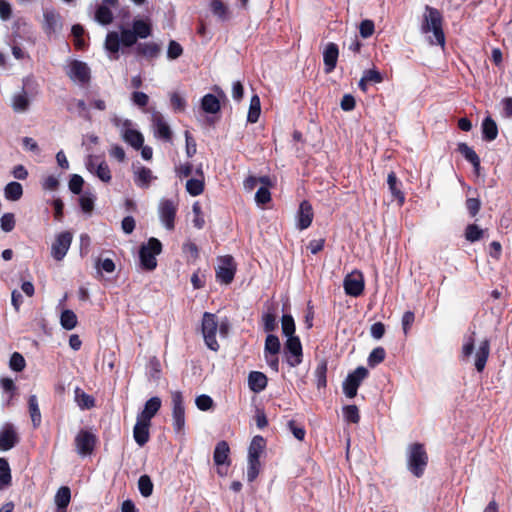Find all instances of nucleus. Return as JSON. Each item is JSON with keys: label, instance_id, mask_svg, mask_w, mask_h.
Returning <instances> with one entry per match:
<instances>
[{"label": "nucleus", "instance_id": "1", "mask_svg": "<svg viewBox=\"0 0 512 512\" xmlns=\"http://www.w3.org/2000/svg\"><path fill=\"white\" fill-rule=\"evenodd\" d=\"M442 25L443 21L441 13L433 7L426 6L421 23V32L423 34L432 33L433 36L428 37L430 44L444 47L445 35Z\"/></svg>", "mask_w": 512, "mask_h": 512}, {"label": "nucleus", "instance_id": "2", "mask_svg": "<svg viewBox=\"0 0 512 512\" xmlns=\"http://www.w3.org/2000/svg\"><path fill=\"white\" fill-rule=\"evenodd\" d=\"M137 36L133 29L121 27L120 34L116 31H111L107 34L105 39V49L111 54L110 59H118V52L120 45L124 47H131L137 42Z\"/></svg>", "mask_w": 512, "mask_h": 512}, {"label": "nucleus", "instance_id": "3", "mask_svg": "<svg viewBox=\"0 0 512 512\" xmlns=\"http://www.w3.org/2000/svg\"><path fill=\"white\" fill-rule=\"evenodd\" d=\"M428 454L421 443L410 444L407 448L408 470L417 478L423 476L428 464Z\"/></svg>", "mask_w": 512, "mask_h": 512}, {"label": "nucleus", "instance_id": "4", "mask_svg": "<svg viewBox=\"0 0 512 512\" xmlns=\"http://www.w3.org/2000/svg\"><path fill=\"white\" fill-rule=\"evenodd\" d=\"M112 123L120 130L121 136L125 142L135 149H140L144 143L143 135L133 128V124L128 119H121L118 116L112 118Z\"/></svg>", "mask_w": 512, "mask_h": 512}, {"label": "nucleus", "instance_id": "5", "mask_svg": "<svg viewBox=\"0 0 512 512\" xmlns=\"http://www.w3.org/2000/svg\"><path fill=\"white\" fill-rule=\"evenodd\" d=\"M173 429L176 434L185 435V408L183 395L180 391L171 393Z\"/></svg>", "mask_w": 512, "mask_h": 512}, {"label": "nucleus", "instance_id": "6", "mask_svg": "<svg viewBox=\"0 0 512 512\" xmlns=\"http://www.w3.org/2000/svg\"><path fill=\"white\" fill-rule=\"evenodd\" d=\"M218 321L215 314L205 312L202 319V334L205 344L212 351H218L219 344L216 340Z\"/></svg>", "mask_w": 512, "mask_h": 512}, {"label": "nucleus", "instance_id": "7", "mask_svg": "<svg viewBox=\"0 0 512 512\" xmlns=\"http://www.w3.org/2000/svg\"><path fill=\"white\" fill-rule=\"evenodd\" d=\"M368 376V370L364 366L357 367L349 373L343 381V392L346 397L352 399L357 395V390L362 381Z\"/></svg>", "mask_w": 512, "mask_h": 512}, {"label": "nucleus", "instance_id": "8", "mask_svg": "<svg viewBox=\"0 0 512 512\" xmlns=\"http://www.w3.org/2000/svg\"><path fill=\"white\" fill-rule=\"evenodd\" d=\"M76 452L84 457L91 455L97 443V436L87 429H81L74 439Z\"/></svg>", "mask_w": 512, "mask_h": 512}, {"label": "nucleus", "instance_id": "9", "mask_svg": "<svg viewBox=\"0 0 512 512\" xmlns=\"http://www.w3.org/2000/svg\"><path fill=\"white\" fill-rule=\"evenodd\" d=\"M87 170L97 176L102 182L109 183L112 179L110 168L105 160L90 155L85 162Z\"/></svg>", "mask_w": 512, "mask_h": 512}, {"label": "nucleus", "instance_id": "10", "mask_svg": "<svg viewBox=\"0 0 512 512\" xmlns=\"http://www.w3.org/2000/svg\"><path fill=\"white\" fill-rule=\"evenodd\" d=\"M236 270L237 264L234 258H219L215 268L217 281L225 285L230 284L234 279Z\"/></svg>", "mask_w": 512, "mask_h": 512}, {"label": "nucleus", "instance_id": "11", "mask_svg": "<svg viewBox=\"0 0 512 512\" xmlns=\"http://www.w3.org/2000/svg\"><path fill=\"white\" fill-rule=\"evenodd\" d=\"M177 212V203L170 199H162L158 205V214L166 229H174V220Z\"/></svg>", "mask_w": 512, "mask_h": 512}, {"label": "nucleus", "instance_id": "12", "mask_svg": "<svg viewBox=\"0 0 512 512\" xmlns=\"http://www.w3.org/2000/svg\"><path fill=\"white\" fill-rule=\"evenodd\" d=\"M285 356L290 367H296L302 362V345L299 337H290L285 343Z\"/></svg>", "mask_w": 512, "mask_h": 512}, {"label": "nucleus", "instance_id": "13", "mask_svg": "<svg viewBox=\"0 0 512 512\" xmlns=\"http://www.w3.org/2000/svg\"><path fill=\"white\" fill-rule=\"evenodd\" d=\"M345 293L352 297L360 296L364 291V277L360 271H352L343 282Z\"/></svg>", "mask_w": 512, "mask_h": 512}, {"label": "nucleus", "instance_id": "14", "mask_svg": "<svg viewBox=\"0 0 512 512\" xmlns=\"http://www.w3.org/2000/svg\"><path fill=\"white\" fill-rule=\"evenodd\" d=\"M42 28L49 36L59 33L62 29L60 14L54 9H45L43 12Z\"/></svg>", "mask_w": 512, "mask_h": 512}, {"label": "nucleus", "instance_id": "15", "mask_svg": "<svg viewBox=\"0 0 512 512\" xmlns=\"http://www.w3.org/2000/svg\"><path fill=\"white\" fill-rule=\"evenodd\" d=\"M20 441L19 435L11 423H5L0 430V450L8 451L14 448Z\"/></svg>", "mask_w": 512, "mask_h": 512}, {"label": "nucleus", "instance_id": "16", "mask_svg": "<svg viewBox=\"0 0 512 512\" xmlns=\"http://www.w3.org/2000/svg\"><path fill=\"white\" fill-rule=\"evenodd\" d=\"M68 76L74 82L86 83L90 78V70L86 63L81 61H73L70 63Z\"/></svg>", "mask_w": 512, "mask_h": 512}, {"label": "nucleus", "instance_id": "17", "mask_svg": "<svg viewBox=\"0 0 512 512\" xmlns=\"http://www.w3.org/2000/svg\"><path fill=\"white\" fill-rule=\"evenodd\" d=\"M490 355V340L484 339L480 342L475 353L474 366L478 372L485 369L488 357Z\"/></svg>", "mask_w": 512, "mask_h": 512}, {"label": "nucleus", "instance_id": "18", "mask_svg": "<svg viewBox=\"0 0 512 512\" xmlns=\"http://www.w3.org/2000/svg\"><path fill=\"white\" fill-rule=\"evenodd\" d=\"M161 399L157 396L151 397L146 401L144 409L137 415V419L150 423L151 419L157 414L161 408Z\"/></svg>", "mask_w": 512, "mask_h": 512}, {"label": "nucleus", "instance_id": "19", "mask_svg": "<svg viewBox=\"0 0 512 512\" xmlns=\"http://www.w3.org/2000/svg\"><path fill=\"white\" fill-rule=\"evenodd\" d=\"M72 235L69 232H63L59 234L52 244V253L53 256H65L68 252V249L71 245Z\"/></svg>", "mask_w": 512, "mask_h": 512}, {"label": "nucleus", "instance_id": "20", "mask_svg": "<svg viewBox=\"0 0 512 512\" xmlns=\"http://www.w3.org/2000/svg\"><path fill=\"white\" fill-rule=\"evenodd\" d=\"M338 55L339 50L337 45L334 43L327 44L323 52V61L326 73H330L334 70L337 63Z\"/></svg>", "mask_w": 512, "mask_h": 512}, {"label": "nucleus", "instance_id": "21", "mask_svg": "<svg viewBox=\"0 0 512 512\" xmlns=\"http://www.w3.org/2000/svg\"><path fill=\"white\" fill-rule=\"evenodd\" d=\"M149 427L150 423L137 419L133 428V437L139 446H144L149 441Z\"/></svg>", "mask_w": 512, "mask_h": 512}, {"label": "nucleus", "instance_id": "22", "mask_svg": "<svg viewBox=\"0 0 512 512\" xmlns=\"http://www.w3.org/2000/svg\"><path fill=\"white\" fill-rule=\"evenodd\" d=\"M153 127L155 135L159 138L169 141L171 139V130L159 113L153 114Z\"/></svg>", "mask_w": 512, "mask_h": 512}, {"label": "nucleus", "instance_id": "23", "mask_svg": "<svg viewBox=\"0 0 512 512\" xmlns=\"http://www.w3.org/2000/svg\"><path fill=\"white\" fill-rule=\"evenodd\" d=\"M268 383L266 375L262 372L252 371L248 376V385L251 391L260 393L263 391Z\"/></svg>", "mask_w": 512, "mask_h": 512}, {"label": "nucleus", "instance_id": "24", "mask_svg": "<svg viewBox=\"0 0 512 512\" xmlns=\"http://www.w3.org/2000/svg\"><path fill=\"white\" fill-rule=\"evenodd\" d=\"M312 219H313L312 206L307 201H303L300 204L299 211H298V227L300 229L308 228L312 223Z\"/></svg>", "mask_w": 512, "mask_h": 512}, {"label": "nucleus", "instance_id": "25", "mask_svg": "<svg viewBox=\"0 0 512 512\" xmlns=\"http://www.w3.org/2000/svg\"><path fill=\"white\" fill-rule=\"evenodd\" d=\"M230 448L226 441H219L214 449L213 460L217 466L229 464Z\"/></svg>", "mask_w": 512, "mask_h": 512}, {"label": "nucleus", "instance_id": "26", "mask_svg": "<svg viewBox=\"0 0 512 512\" xmlns=\"http://www.w3.org/2000/svg\"><path fill=\"white\" fill-rule=\"evenodd\" d=\"M196 172L199 175V177L189 179L186 183V190L192 196H198L204 190V175H203L202 168L199 167L196 170Z\"/></svg>", "mask_w": 512, "mask_h": 512}, {"label": "nucleus", "instance_id": "27", "mask_svg": "<svg viewBox=\"0 0 512 512\" xmlns=\"http://www.w3.org/2000/svg\"><path fill=\"white\" fill-rule=\"evenodd\" d=\"M387 184L389 186V190L394 199L398 201V204L402 206L405 201L404 193L400 189V184L398 182L397 176L394 172H390L387 176Z\"/></svg>", "mask_w": 512, "mask_h": 512}, {"label": "nucleus", "instance_id": "28", "mask_svg": "<svg viewBox=\"0 0 512 512\" xmlns=\"http://www.w3.org/2000/svg\"><path fill=\"white\" fill-rule=\"evenodd\" d=\"M75 401L80 409L87 410L95 406L94 398L85 393L81 388L76 387L74 390Z\"/></svg>", "mask_w": 512, "mask_h": 512}, {"label": "nucleus", "instance_id": "29", "mask_svg": "<svg viewBox=\"0 0 512 512\" xmlns=\"http://www.w3.org/2000/svg\"><path fill=\"white\" fill-rule=\"evenodd\" d=\"M28 408L31 417V421L34 428H38L42 421L41 412L38 405V399L36 395H31L28 399Z\"/></svg>", "mask_w": 512, "mask_h": 512}, {"label": "nucleus", "instance_id": "30", "mask_svg": "<svg viewBox=\"0 0 512 512\" xmlns=\"http://www.w3.org/2000/svg\"><path fill=\"white\" fill-rule=\"evenodd\" d=\"M162 251V244L156 238H150L145 245H142L139 256H156Z\"/></svg>", "mask_w": 512, "mask_h": 512}, {"label": "nucleus", "instance_id": "31", "mask_svg": "<svg viewBox=\"0 0 512 512\" xmlns=\"http://www.w3.org/2000/svg\"><path fill=\"white\" fill-rule=\"evenodd\" d=\"M23 195V187L19 182H10L4 188V196L7 200L17 201Z\"/></svg>", "mask_w": 512, "mask_h": 512}, {"label": "nucleus", "instance_id": "32", "mask_svg": "<svg viewBox=\"0 0 512 512\" xmlns=\"http://www.w3.org/2000/svg\"><path fill=\"white\" fill-rule=\"evenodd\" d=\"M264 448V438L260 435L254 436L248 449V458L260 459V455Z\"/></svg>", "mask_w": 512, "mask_h": 512}, {"label": "nucleus", "instance_id": "33", "mask_svg": "<svg viewBox=\"0 0 512 512\" xmlns=\"http://www.w3.org/2000/svg\"><path fill=\"white\" fill-rule=\"evenodd\" d=\"M152 171L146 167H140L135 171V183L143 188H147L153 180Z\"/></svg>", "mask_w": 512, "mask_h": 512}, {"label": "nucleus", "instance_id": "34", "mask_svg": "<svg viewBox=\"0 0 512 512\" xmlns=\"http://www.w3.org/2000/svg\"><path fill=\"white\" fill-rule=\"evenodd\" d=\"M210 9L213 15L222 21L229 18V9L222 0H211Z\"/></svg>", "mask_w": 512, "mask_h": 512}, {"label": "nucleus", "instance_id": "35", "mask_svg": "<svg viewBox=\"0 0 512 512\" xmlns=\"http://www.w3.org/2000/svg\"><path fill=\"white\" fill-rule=\"evenodd\" d=\"M94 269L97 277L103 276V273H113L115 270V263L111 258H105L103 261L101 258H97Z\"/></svg>", "mask_w": 512, "mask_h": 512}, {"label": "nucleus", "instance_id": "36", "mask_svg": "<svg viewBox=\"0 0 512 512\" xmlns=\"http://www.w3.org/2000/svg\"><path fill=\"white\" fill-rule=\"evenodd\" d=\"M202 109L206 113H217L220 110V102L216 96L212 94H206L201 101Z\"/></svg>", "mask_w": 512, "mask_h": 512}, {"label": "nucleus", "instance_id": "37", "mask_svg": "<svg viewBox=\"0 0 512 512\" xmlns=\"http://www.w3.org/2000/svg\"><path fill=\"white\" fill-rule=\"evenodd\" d=\"M136 51L138 54H141L148 58L157 57L160 52V47L156 43H140L136 47Z\"/></svg>", "mask_w": 512, "mask_h": 512}, {"label": "nucleus", "instance_id": "38", "mask_svg": "<svg viewBox=\"0 0 512 512\" xmlns=\"http://www.w3.org/2000/svg\"><path fill=\"white\" fill-rule=\"evenodd\" d=\"M77 323V316L72 310L65 309L62 311L60 316V324L65 330L74 329Z\"/></svg>", "mask_w": 512, "mask_h": 512}, {"label": "nucleus", "instance_id": "39", "mask_svg": "<svg viewBox=\"0 0 512 512\" xmlns=\"http://www.w3.org/2000/svg\"><path fill=\"white\" fill-rule=\"evenodd\" d=\"M30 101L25 92L15 94L12 98V108L15 112H25L28 110Z\"/></svg>", "mask_w": 512, "mask_h": 512}, {"label": "nucleus", "instance_id": "40", "mask_svg": "<svg viewBox=\"0 0 512 512\" xmlns=\"http://www.w3.org/2000/svg\"><path fill=\"white\" fill-rule=\"evenodd\" d=\"M11 469L5 458H0V489L11 484Z\"/></svg>", "mask_w": 512, "mask_h": 512}, {"label": "nucleus", "instance_id": "41", "mask_svg": "<svg viewBox=\"0 0 512 512\" xmlns=\"http://www.w3.org/2000/svg\"><path fill=\"white\" fill-rule=\"evenodd\" d=\"M261 113V104L260 99L257 95H254L250 100L249 111L247 115V120L250 123H256L259 119Z\"/></svg>", "mask_w": 512, "mask_h": 512}, {"label": "nucleus", "instance_id": "42", "mask_svg": "<svg viewBox=\"0 0 512 512\" xmlns=\"http://www.w3.org/2000/svg\"><path fill=\"white\" fill-rule=\"evenodd\" d=\"M482 131L486 140L492 141L498 135V128L493 119L490 117L486 118L482 124Z\"/></svg>", "mask_w": 512, "mask_h": 512}, {"label": "nucleus", "instance_id": "43", "mask_svg": "<svg viewBox=\"0 0 512 512\" xmlns=\"http://www.w3.org/2000/svg\"><path fill=\"white\" fill-rule=\"evenodd\" d=\"M71 499V491L69 487H60L55 495V503L59 509L66 508Z\"/></svg>", "mask_w": 512, "mask_h": 512}, {"label": "nucleus", "instance_id": "44", "mask_svg": "<svg viewBox=\"0 0 512 512\" xmlns=\"http://www.w3.org/2000/svg\"><path fill=\"white\" fill-rule=\"evenodd\" d=\"M315 378H316V384L317 387L325 388L327 386V362L325 360H322L318 363L316 369H315Z\"/></svg>", "mask_w": 512, "mask_h": 512}, {"label": "nucleus", "instance_id": "45", "mask_svg": "<svg viewBox=\"0 0 512 512\" xmlns=\"http://www.w3.org/2000/svg\"><path fill=\"white\" fill-rule=\"evenodd\" d=\"M132 29L135 32L137 38L145 39L151 34V26L144 20H134Z\"/></svg>", "mask_w": 512, "mask_h": 512}, {"label": "nucleus", "instance_id": "46", "mask_svg": "<svg viewBox=\"0 0 512 512\" xmlns=\"http://www.w3.org/2000/svg\"><path fill=\"white\" fill-rule=\"evenodd\" d=\"M281 344L279 338L274 334H268L264 345V354H279Z\"/></svg>", "mask_w": 512, "mask_h": 512}, {"label": "nucleus", "instance_id": "47", "mask_svg": "<svg viewBox=\"0 0 512 512\" xmlns=\"http://www.w3.org/2000/svg\"><path fill=\"white\" fill-rule=\"evenodd\" d=\"M460 153L469 161L472 163L475 169H478L480 166V159L478 155L475 153V151L469 147L466 143L459 144L458 147Z\"/></svg>", "mask_w": 512, "mask_h": 512}, {"label": "nucleus", "instance_id": "48", "mask_svg": "<svg viewBox=\"0 0 512 512\" xmlns=\"http://www.w3.org/2000/svg\"><path fill=\"white\" fill-rule=\"evenodd\" d=\"M95 20L102 25H108L113 21V14L108 7L101 5L96 10Z\"/></svg>", "mask_w": 512, "mask_h": 512}, {"label": "nucleus", "instance_id": "49", "mask_svg": "<svg viewBox=\"0 0 512 512\" xmlns=\"http://www.w3.org/2000/svg\"><path fill=\"white\" fill-rule=\"evenodd\" d=\"M282 333L288 338L295 337V322L291 315L284 314L281 319Z\"/></svg>", "mask_w": 512, "mask_h": 512}, {"label": "nucleus", "instance_id": "50", "mask_svg": "<svg viewBox=\"0 0 512 512\" xmlns=\"http://www.w3.org/2000/svg\"><path fill=\"white\" fill-rule=\"evenodd\" d=\"M138 489L142 496L149 497L153 492V483L148 475L140 476Z\"/></svg>", "mask_w": 512, "mask_h": 512}, {"label": "nucleus", "instance_id": "51", "mask_svg": "<svg viewBox=\"0 0 512 512\" xmlns=\"http://www.w3.org/2000/svg\"><path fill=\"white\" fill-rule=\"evenodd\" d=\"M386 356L385 349L383 347H376L374 348L368 357V365L370 367H375L381 362L384 361Z\"/></svg>", "mask_w": 512, "mask_h": 512}, {"label": "nucleus", "instance_id": "52", "mask_svg": "<svg viewBox=\"0 0 512 512\" xmlns=\"http://www.w3.org/2000/svg\"><path fill=\"white\" fill-rule=\"evenodd\" d=\"M263 329L265 332L271 334L278 327L276 315L273 312H266L262 316Z\"/></svg>", "mask_w": 512, "mask_h": 512}, {"label": "nucleus", "instance_id": "53", "mask_svg": "<svg viewBox=\"0 0 512 512\" xmlns=\"http://www.w3.org/2000/svg\"><path fill=\"white\" fill-rule=\"evenodd\" d=\"M485 233V230L481 229L476 224H470L465 230V237L468 241L474 242L480 240Z\"/></svg>", "mask_w": 512, "mask_h": 512}, {"label": "nucleus", "instance_id": "54", "mask_svg": "<svg viewBox=\"0 0 512 512\" xmlns=\"http://www.w3.org/2000/svg\"><path fill=\"white\" fill-rule=\"evenodd\" d=\"M475 347L474 333L465 337L462 346L461 356L464 361H467L473 354Z\"/></svg>", "mask_w": 512, "mask_h": 512}, {"label": "nucleus", "instance_id": "55", "mask_svg": "<svg viewBox=\"0 0 512 512\" xmlns=\"http://www.w3.org/2000/svg\"><path fill=\"white\" fill-rule=\"evenodd\" d=\"M0 386L3 390V392L9 394V397L7 400V405H9L11 399L14 397V395L16 393V390H17L16 385L11 378L2 377V378H0Z\"/></svg>", "mask_w": 512, "mask_h": 512}, {"label": "nucleus", "instance_id": "56", "mask_svg": "<svg viewBox=\"0 0 512 512\" xmlns=\"http://www.w3.org/2000/svg\"><path fill=\"white\" fill-rule=\"evenodd\" d=\"M287 428L297 440L303 441L305 439V428L295 420H289L287 422Z\"/></svg>", "mask_w": 512, "mask_h": 512}, {"label": "nucleus", "instance_id": "57", "mask_svg": "<svg viewBox=\"0 0 512 512\" xmlns=\"http://www.w3.org/2000/svg\"><path fill=\"white\" fill-rule=\"evenodd\" d=\"M343 416L346 421L358 423L360 420L359 410L356 405H347L343 408Z\"/></svg>", "mask_w": 512, "mask_h": 512}, {"label": "nucleus", "instance_id": "58", "mask_svg": "<svg viewBox=\"0 0 512 512\" xmlns=\"http://www.w3.org/2000/svg\"><path fill=\"white\" fill-rule=\"evenodd\" d=\"M260 470V460L254 458H248V467H247V480L249 482H253Z\"/></svg>", "mask_w": 512, "mask_h": 512}, {"label": "nucleus", "instance_id": "59", "mask_svg": "<svg viewBox=\"0 0 512 512\" xmlns=\"http://www.w3.org/2000/svg\"><path fill=\"white\" fill-rule=\"evenodd\" d=\"M9 365L12 370L16 372H21L22 370H24L26 362L24 357L20 353L14 352L10 357Z\"/></svg>", "mask_w": 512, "mask_h": 512}, {"label": "nucleus", "instance_id": "60", "mask_svg": "<svg viewBox=\"0 0 512 512\" xmlns=\"http://www.w3.org/2000/svg\"><path fill=\"white\" fill-rule=\"evenodd\" d=\"M195 404L201 411H207L213 407V399L206 394H202L196 397Z\"/></svg>", "mask_w": 512, "mask_h": 512}, {"label": "nucleus", "instance_id": "61", "mask_svg": "<svg viewBox=\"0 0 512 512\" xmlns=\"http://www.w3.org/2000/svg\"><path fill=\"white\" fill-rule=\"evenodd\" d=\"M0 226L4 232H10L15 227V216L13 213H5L0 219Z\"/></svg>", "mask_w": 512, "mask_h": 512}, {"label": "nucleus", "instance_id": "62", "mask_svg": "<svg viewBox=\"0 0 512 512\" xmlns=\"http://www.w3.org/2000/svg\"><path fill=\"white\" fill-rule=\"evenodd\" d=\"M183 53V49H182V46L172 40L169 42V45H168V50H167V57L171 60H174V59H177L178 57H180Z\"/></svg>", "mask_w": 512, "mask_h": 512}, {"label": "nucleus", "instance_id": "63", "mask_svg": "<svg viewBox=\"0 0 512 512\" xmlns=\"http://www.w3.org/2000/svg\"><path fill=\"white\" fill-rule=\"evenodd\" d=\"M84 180L83 178L78 174H73L69 181V189L74 194H80L82 190Z\"/></svg>", "mask_w": 512, "mask_h": 512}, {"label": "nucleus", "instance_id": "64", "mask_svg": "<svg viewBox=\"0 0 512 512\" xmlns=\"http://www.w3.org/2000/svg\"><path fill=\"white\" fill-rule=\"evenodd\" d=\"M170 101L175 111H183L185 109L186 101L179 93H172L170 96Z\"/></svg>", "mask_w": 512, "mask_h": 512}]
</instances>
